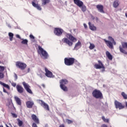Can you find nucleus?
<instances>
[{
    "label": "nucleus",
    "instance_id": "f257e3e1",
    "mask_svg": "<svg viewBox=\"0 0 127 127\" xmlns=\"http://www.w3.org/2000/svg\"><path fill=\"white\" fill-rule=\"evenodd\" d=\"M67 37L70 40L71 42L67 38H65L64 40V43L67 44L69 47H71L73 45V42L75 43L77 42V39L72 36L71 34H69L67 35Z\"/></svg>",
    "mask_w": 127,
    "mask_h": 127
},
{
    "label": "nucleus",
    "instance_id": "f03ea898",
    "mask_svg": "<svg viewBox=\"0 0 127 127\" xmlns=\"http://www.w3.org/2000/svg\"><path fill=\"white\" fill-rule=\"evenodd\" d=\"M108 40L109 41L106 40V39H104V41L107 45V47H108L110 49H112L113 48V44L114 45H116V43L114 39L111 36L108 37Z\"/></svg>",
    "mask_w": 127,
    "mask_h": 127
},
{
    "label": "nucleus",
    "instance_id": "7ed1b4c3",
    "mask_svg": "<svg viewBox=\"0 0 127 127\" xmlns=\"http://www.w3.org/2000/svg\"><path fill=\"white\" fill-rule=\"evenodd\" d=\"M92 96L95 99H102L103 98V94L102 92L97 89H95L92 92Z\"/></svg>",
    "mask_w": 127,
    "mask_h": 127
},
{
    "label": "nucleus",
    "instance_id": "20e7f679",
    "mask_svg": "<svg viewBox=\"0 0 127 127\" xmlns=\"http://www.w3.org/2000/svg\"><path fill=\"white\" fill-rule=\"evenodd\" d=\"M76 60L74 58H65L64 59V64L67 66H72L75 64Z\"/></svg>",
    "mask_w": 127,
    "mask_h": 127
},
{
    "label": "nucleus",
    "instance_id": "39448f33",
    "mask_svg": "<svg viewBox=\"0 0 127 127\" xmlns=\"http://www.w3.org/2000/svg\"><path fill=\"white\" fill-rule=\"evenodd\" d=\"M38 49L39 50L38 52L41 54V57L43 58V59H47V58H48V53H47V52L44 51L40 46H38Z\"/></svg>",
    "mask_w": 127,
    "mask_h": 127
},
{
    "label": "nucleus",
    "instance_id": "423d86ee",
    "mask_svg": "<svg viewBox=\"0 0 127 127\" xmlns=\"http://www.w3.org/2000/svg\"><path fill=\"white\" fill-rule=\"evenodd\" d=\"M122 47L121 46H120V47H119L120 51L121 53L127 55V52L124 49H127V42H122Z\"/></svg>",
    "mask_w": 127,
    "mask_h": 127
},
{
    "label": "nucleus",
    "instance_id": "0eeeda50",
    "mask_svg": "<svg viewBox=\"0 0 127 127\" xmlns=\"http://www.w3.org/2000/svg\"><path fill=\"white\" fill-rule=\"evenodd\" d=\"M16 66L21 70H25V68L27 66V65L24 63L17 62H16Z\"/></svg>",
    "mask_w": 127,
    "mask_h": 127
},
{
    "label": "nucleus",
    "instance_id": "6e6552de",
    "mask_svg": "<svg viewBox=\"0 0 127 127\" xmlns=\"http://www.w3.org/2000/svg\"><path fill=\"white\" fill-rule=\"evenodd\" d=\"M98 64H95L94 65V68H96V69H103L104 70L105 66L103 65V64L102 63V62L100 60H98Z\"/></svg>",
    "mask_w": 127,
    "mask_h": 127
},
{
    "label": "nucleus",
    "instance_id": "1a4fd4ad",
    "mask_svg": "<svg viewBox=\"0 0 127 127\" xmlns=\"http://www.w3.org/2000/svg\"><path fill=\"white\" fill-rule=\"evenodd\" d=\"M115 107L117 109H119V110H122L124 109L125 106L122 104V103L115 100L114 102Z\"/></svg>",
    "mask_w": 127,
    "mask_h": 127
},
{
    "label": "nucleus",
    "instance_id": "9d476101",
    "mask_svg": "<svg viewBox=\"0 0 127 127\" xmlns=\"http://www.w3.org/2000/svg\"><path fill=\"white\" fill-rule=\"evenodd\" d=\"M54 33L57 36H61L62 35V33H63V30L60 28H55L54 31Z\"/></svg>",
    "mask_w": 127,
    "mask_h": 127
},
{
    "label": "nucleus",
    "instance_id": "9b49d317",
    "mask_svg": "<svg viewBox=\"0 0 127 127\" xmlns=\"http://www.w3.org/2000/svg\"><path fill=\"white\" fill-rule=\"evenodd\" d=\"M39 103L40 104L41 106L45 109V110H46V111H50V109L49 108V105L48 104H46L43 100H39Z\"/></svg>",
    "mask_w": 127,
    "mask_h": 127
},
{
    "label": "nucleus",
    "instance_id": "f8f14e48",
    "mask_svg": "<svg viewBox=\"0 0 127 127\" xmlns=\"http://www.w3.org/2000/svg\"><path fill=\"white\" fill-rule=\"evenodd\" d=\"M22 85L24 88V89L27 91L28 93H29V94H32V91H31V89H30V86L28 85V84L26 83L25 82H22Z\"/></svg>",
    "mask_w": 127,
    "mask_h": 127
},
{
    "label": "nucleus",
    "instance_id": "ddd939ff",
    "mask_svg": "<svg viewBox=\"0 0 127 127\" xmlns=\"http://www.w3.org/2000/svg\"><path fill=\"white\" fill-rule=\"evenodd\" d=\"M45 71L46 72L45 75L46 77H48V78H52V76H53L52 72L50 71V70H48L46 67H45Z\"/></svg>",
    "mask_w": 127,
    "mask_h": 127
},
{
    "label": "nucleus",
    "instance_id": "4468645a",
    "mask_svg": "<svg viewBox=\"0 0 127 127\" xmlns=\"http://www.w3.org/2000/svg\"><path fill=\"white\" fill-rule=\"evenodd\" d=\"M16 89L18 93H19V94H22V93L24 92V89L20 85H16Z\"/></svg>",
    "mask_w": 127,
    "mask_h": 127
},
{
    "label": "nucleus",
    "instance_id": "2eb2a0df",
    "mask_svg": "<svg viewBox=\"0 0 127 127\" xmlns=\"http://www.w3.org/2000/svg\"><path fill=\"white\" fill-rule=\"evenodd\" d=\"M34 105V102L31 101H28L26 102V106L28 109H31L33 105Z\"/></svg>",
    "mask_w": 127,
    "mask_h": 127
},
{
    "label": "nucleus",
    "instance_id": "dca6fc26",
    "mask_svg": "<svg viewBox=\"0 0 127 127\" xmlns=\"http://www.w3.org/2000/svg\"><path fill=\"white\" fill-rule=\"evenodd\" d=\"M96 8H97V9L99 12H101L102 13H105V12L104 11L103 5L98 4L96 5Z\"/></svg>",
    "mask_w": 127,
    "mask_h": 127
},
{
    "label": "nucleus",
    "instance_id": "f3484780",
    "mask_svg": "<svg viewBox=\"0 0 127 127\" xmlns=\"http://www.w3.org/2000/svg\"><path fill=\"white\" fill-rule=\"evenodd\" d=\"M31 118L33 120V121L35 123V124H37L38 125L39 124V119L38 118H37V116L35 115V114H33L31 116Z\"/></svg>",
    "mask_w": 127,
    "mask_h": 127
},
{
    "label": "nucleus",
    "instance_id": "a211bd4d",
    "mask_svg": "<svg viewBox=\"0 0 127 127\" xmlns=\"http://www.w3.org/2000/svg\"><path fill=\"white\" fill-rule=\"evenodd\" d=\"M73 1L75 4L77 5V6H78L79 7H81V6H82V5H83V4L84 3L83 1L80 0H73Z\"/></svg>",
    "mask_w": 127,
    "mask_h": 127
},
{
    "label": "nucleus",
    "instance_id": "6ab92c4d",
    "mask_svg": "<svg viewBox=\"0 0 127 127\" xmlns=\"http://www.w3.org/2000/svg\"><path fill=\"white\" fill-rule=\"evenodd\" d=\"M88 26L90 30L92 31H96L97 30L96 26L94 24H91L90 22H88Z\"/></svg>",
    "mask_w": 127,
    "mask_h": 127
},
{
    "label": "nucleus",
    "instance_id": "aec40b11",
    "mask_svg": "<svg viewBox=\"0 0 127 127\" xmlns=\"http://www.w3.org/2000/svg\"><path fill=\"white\" fill-rule=\"evenodd\" d=\"M14 100L18 106H21V100L17 96L14 97Z\"/></svg>",
    "mask_w": 127,
    "mask_h": 127
},
{
    "label": "nucleus",
    "instance_id": "412c9836",
    "mask_svg": "<svg viewBox=\"0 0 127 127\" xmlns=\"http://www.w3.org/2000/svg\"><path fill=\"white\" fill-rule=\"evenodd\" d=\"M32 4L34 7H36L38 10H41L42 9L40 5L36 4L34 1L32 2Z\"/></svg>",
    "mask_w": 127,
    "mask_h": 127
},
{
    "label": "nucleus",
    "instance_id": "4be33fe9",
    "mask_svg": "<svg viewBox=\"0 0 127 127\" xmlns=\"http://www.w3.org/2000/svg\"><path fill=\"white\" fill-rule=\"evenodd\" d=\"M0 85H1L2 86H3V87H4V88H6L8 90H10V87H9V85L0 81Z\"/></svg>",
    "mask_w": 127,
    "mask_h": 127
},
{
    "label": "nucleus",
    "instance_id": "5701e85b",
    "mask_svg": "<svg viewBox=\"0 0 127 127\" xmlns=\"http://www.w3.org/2000/svg\"><path fill=\"white\" fill-rule=\"evenodd\" d=\"M42 5H46L48 3H50L51 0H41Z\"/></svg>",
    "mask_w": 127,
    "mask_h": 127
},
{
    "label": "nucleus",
    "instance_id": "b1692460",
    "mask_svg": "<svg viewBox=\"0 0 127 127\" xmlns=\"http://www.w3.org/2000/svg\"><path fill=\"white\" fill-rule=\"evenodd\" d=\"M106 55L110 61H112L113 60V56L111 55L109 52L106 51Z\"/></svg>",
    "mask_w": 127,
    "mask_h": 127
},
{
    "label": "nucleus",
    "instance_id": "393cba45",
    "mask_svg": "<svg viewBox=\"0 0 127 127\" xmlns=\"http://www.w3.org/2000/svg\"><path fill=\"white\" fill-rule=\"evenodd\" d=\"M60 87L64 91V79L60 81Z\"/></svg>",
    "mask_w": 127,
    "mask_h": 127
},
{
    "label": "nucleus",
    "instance_id": "a878e982",
    "mask_svg": "<svg viewBox=\"0 0 127 127\" xmlns=\"http://www.w3.org/2000/svg\"><path fill=\"white\" fill-rule=\"evenodd\" d=\"M119 3L118 0H116L113 2V6L115 8H117L119 6Z\"/></svg>",
    "mask_w": 127,
    "mask_h": 127
},
{
    "label": "nucleus",
    "instance_id": "bb28decb",
    "mask_svg": "<svg viewBox=\"0 0 127 127\" xmlns=\"http://www.w3.org/2000/svg\"><path fill=\"white\" fill-rule=\"evenodd\" d=\"M22 41L21 42V44H24L25 45H28V40L27 39H22Z\"/></svg>",
    "mask_w": 127,
    "mask_h": 127
},
{
    "label": "nucleus",
    "instance_id": "cd10ccee",
    "mask_svg": "<svg viewBox=\"0 0 127 127\" xmlns=\"http://www.w3.org/2000/svg\"><path fill=\"white\" fill-rule=\"evenodd\" d=\"M17 121L18 122V126L20 127H22V125H23V122L22 121L20 120L19 119H17Z\"/></svg>",
    "mask_w": 127,
    "mask_h": 127
},
{
    "label": "nucleus",
    "instance_id": "c85d7f7f",
    "mask_svg": "<svg viewBox=\"0 0 127 127\" xmlns=\"http://www.w3.org/2000/svg\"><path fill=\"white\" fill-rule=\"evenodd\" d=\"M80 8H81L82 11H83V12H85V11H86V10H87V7L86 6V5H84V3L81 6Z\"/></svg>",
    "mask_w": 127,
    "mask_h": 127
},
{
    "label": "nucleus",
    "instance_id": "c756f323",
    "mask_svg": "<svg viewBox=\"0 0 127 127\" xmlns=\"http://www.w3.org/2000/svg\"><path fill=\"white\" fill-rule=\"evenodd\" d=\"M8 35L9 37L10 41H12V39H13V34L12 33H8Z\"/></svg>",
    "mask_w": 127,
    "mask_h": 127
},
{
    "label": "nucleus",
    "instance_id": "7c9ffc66",
    "mask_svg": "<svg viewBox=\"0 0 127 127\" xmlns=\"http://www.w3.org/2000/svg\"><path fill=\"white\" fill-rule=\"evenodd\" d=\"M102 120L104 121V122L109 123V120L108 119L105 118L104 116L102 117Z\"/></svg>",
    "mask_w": 127,
    "mask_h": 127
},
{
    "label": "nucleus",
    "instance_id": "2f4dec72",
    "mask_svg": "<svg viewBox=\"0 0 127 127\" xmlns=\"http://www.w3.org/2000/svg\"><path fill=\"white\" fill-rule=\"evenodd\" d=\"M81 42L80 41H78V42L75 44L74 48L76 49L79 47H81Z\"/></svg>",
    "mask_w": 127,
    "mask_h": 127
},
{
    "label": "nucleus",
    "instance_id": "473e14b6",
    "mask_svg": "<svg viewBox=\"0 0 127 127\" xmlns=\"http://www.w3.org/2000/svg\"><path fill=\"white\" fill-rule=\"evenodd\" d=\"M121 95L125 100L127 99V95L124 92H122Z\"/></svg>",
    "mask_w": 127,
    "mask_h": 127
},
{
    "label": "nucleus",
    "instance_id": "72a5a7b5",
    "mask_svg": "<svg viewBox=\"0 0 127 127\" xmlns=\"http://www.w3.org/2000/svg\"><path fill=\"white\" fill-rule=\"evenodd\" d=\"M95 48V46L93 44H92V43H90V46H89V49L90 50H93V49H94Z\"/></svg>",
    "mask_w": 127,
    "mask_h": 127
},
{
    "label": "nucleus",
    "instance_id": "f704fd0d",
    "mask_svg": "<svg viewBox=\"0 0 127 127\" xmlns=\"http://www.w3.org/2000/svg\"><path fill=\"white\" fill-rule=\"evenodd\" d=\"M4 71V66L0 65V73H3Z\"/></svg>",
    "mask_w": 127,
    "mask_h": 127
},
{
    "label": "nucleus",
    "instance_id": "c9c22d12",
    "mask_svg": "<svg viewBox=\"0 0 127 127\" xmlns=\"http://www.w3.org/2000/svg\"><path fill=\"white\" fill-rule=\"evenodd\" d=\"M66 122L68 124H71L72 123H73V121L69 120V119H66Z\"/></svg>",
    "mask_w": 127,
    "mask_h": 127
},
{
    "label": "nucleus",
    "instance_id": "e433bc0d",
    "mask_svg": "<svg viewBox=\"0 0 127 127\" xmlns=\"http://www.w3.org/2000/svg\"><path fill=\"white\" fill-rule=\"evenodd\" d=\"M3 78H4V74H3V72H0V79H3Z\"/></svg>",
    "mask_w": 127,
    "mask_h": 127
},
{
    "label": "nucleus",
    "instance_id": "4c0bfd02",
    "mask_svg": "<svg viewBox=\"0 0 127 127\" xmlns=\"http://www.w3.org/2000/svg\"><path fill=\"white\" fill-rule=\"evenodd\" d=\"M10 84L12 87H16V83L10 81Z\"/></svg>",
    "mask_w": 127,
    "mask_h": 127
},
{
    "label": "nucleus",
    "instance_id": "58836bf2",
    "mask_svg": "<svg viewBox=\"0 0 127 127\" xmlns=\"http://www.w3.org/2000/svg\"><path fill=\"white\" fill-rule=\"evenodd\" d=\"M11 115H12V116L13 117V118H17V115L14 114V113H11Z\"/></svg>",
    "mask_w": 127,
    "mask_h": 127
},
{
    "label": "nucleus",
    "instance_id": "ea45409f",
    "mask_svg": "<svg viewBox=\"0 0 127 127\" xmlns=\"http://www.w3.org/2000/svg\"><path fill=\"white\" fill-rule=\"evenodd\" d=\"M3 92L4 93H6V94H7V95H9V92L6 91V90H5V89H4V88H3Z\"/></svg>",
    "mask_w": 127,
    "mask_h": 127
},
{
    "label": "nucleus",
    "instance_id": "a19ab883",
    "mask_svg": "<svg viewBox=\"0 0 127 127\" xmlns=\"http://www.w3.org/2000/svg\"><path fill=\"white\" fill-rule=\"evenodd\" d=\"M29 37H30V38H31V39H35V37H34V36L33 35H29Z\"/></svg>",
    "mask_w": 127,
    "mask_h": 127
},
{
    "label": "nucleus",
    "instance_id": "79ce46f5",
    "mask_svg": "<svg viewBox=\"0 0 127 127\" xmlns=\"http://www.w3.org/2000/svg\"><path fill=\"white\" fill-rule=\"evenodd\" d=\"M32 127H37V125H36V123H33L32 124Z\"/></svg>",
    "mask_w": 127,
    "mask_h": 127
},
{
    "label": "nucleus",
    "instance_id": "37998d69",
    "mask_svg": "<svg viewBox=\"0 0 127 127\" xmlns=\"http://www.w3.org/2000/svg\"><path fill=\"white\" fill-rule=\"evenodd\" d=\"M64 84H68V80L67 79H64Z\"/></svg>",
    "mask_w": 127,
    "mask_h": 127
},
{
    "label": "nucleus",
    "instance_id": "c03bdc74",
    "mask_svg": "<svg viewBox=\"0 0 127 127\" xmlns=\"http://www.w3.org/2000/svg\"><path fill=\"white\" fill-rule=\"evenodd\" d=\"M64 91H66V92L68 91V88L66 86L64 87Z\"/></svg>",
    "mask_w": 127,
    "mask_h": 127
},
{
    "label": "nucleus",
    "instance_id": "a18cd8bd",
    "mask_svg": "<svg viewBox=\"0 0 127 127\" xmlns=\"http://www.w3.org/2000/svg\"><path fill=\"white\" fill-rule=\"evenodd\" d=\"M83 26L85 28V29H86L87 28H88V26H87V24H86L85 23L83 24Z\"/></svg>",
    "mask_w": 127,
    "mask_h": 127
},
{
    "label": "nucleus",
    "instance_id": "49530a36",
    "mask_svg": "<svg viewBox=\"0 0 127 127\" xmlns=\"http://www.w3.org/2000/svg\"><path fill=\"white\" fill-rule=\"evenodd\" d=\"M16 37L17 38H19V39H21V37H20V36H19V35H16Z\"/></svg>",
    "mask_w": 127,
    "mask_h": 127
},
{
    "label": "nucleus",
    "instance_id": "de8ad7c7",
    "mask_svg": "<svg viewBox=\"0 0 127 127\" xmlns=\"http://www.w3.org/2000/svg\"><path fill=\"white\" fill-rule=\"evenodd\" d=\"M101 127H108L105 124H103L102 126H101Z\"/></svg>",
    "mask_w": 127,
    "mask_h": 127
},
{
    "label": "nucleus",
    "instance_id": "09e8293b",
    "mask_svg": "<svg viewBox=\"0 0 127 127\" xmlns=\"http://www.w3.org/2000/svg\"><path fill=\"white\" fill-rule=\"evenodd\" d=\"M15 80H17V75L16 74V73H15Z\"/></svg>",
    "mask_w": 127,
    "mask_h": 127
},
{
    "label": "nucleus",
    "instance_id": "8fccbe9b",
    "mask_svg": "<svg viewBox=\"0 0 127 127\" xmlns=\"http://www.w3.org/2000/svg\"><path fill=\"white\" fill-rule=\"evenodd\" d=\"M91 17L92 19H93V20H94V19H95V17L94 16H93L92 15H91Z\"/></svg>",
    "mask_w": 127,
    "mask_h": 127
},
{
    "label": "nucleus",
    "instance_id": "3c124183",
    "mask_svg": "<svg viewBox=\"0 0 127 127\" xmlns=\"http://www.w3.org/2000/svg\"><path fill=\"white\" fill-rule=\"evenodd\" d=\"M29 72H30V68H28V69H27V73H29Z\"/></svg>",
    "mask_w": 127,
    "mask_h": 127
},
{
    "label": "nucleus",
    "instance_id": "603ef678",
    "mask_svg": "<svg viewBox=\"0 0 127 127\" xmlns=\"http://www.w3.org/2000/svg\"><path fill=\"white\" fill-rule=\"evenodd\" d=\"M42 86L43 87V88H45V85L42 84Z\"/></svg>",
    "mask_w": 127,
    "mask_h": 127
},
{
    "label": "nucleus",
    "instance_id": "864d4df0",
    "mask_svg": "<svg viewBox=\"0 0 127 127\" xmlns=\"http://www.w3.org/2000/svg\"><path fill=\"white\" fill-rule=\"evenodd\" d=\"M59 127H64V125H62Z\"/></svg>",
    "mask_w": 127,
    "mask_h": 127
},
{
    "label": "nucleus",
    "instance_id": "5fc2aeb1",
    "mask_svg": "<svg viewBox=\"0 0 127 127\" xmlns=\"http://www.w3.org/2000/svg\"><path fill=\"white\" fill-rule=\"evenodd\" d=\"M63 40H62V42H61V44H62V45H63Z\"/></svg>",
    "mask_w": 127,
    "mask_h": 127
},
{
    "label": "nucleus",
    "instance_id": "6e6d98bb",
    "mask_svg": "<svg viewBox=\"0 0 127 127\" xmlns=\"http://www.w3.org/2000/svg\"><path fill=\"white\" fill-rule=\"evenodd\" d=\"M40 78H43V76H42V75L41 74H40Z\"/></svg>",
    "mask_w": 127,
    "mask_h": 127
},
{
    "label": "nucleus",
    "instance_id": "4d7b16f0",
    "mask_svg": "<svg viewBox=\"0 0 127 127\" xmlns=\"http://www.w3.org/2000/svg\"><path fill=\"white\" fill-rule=\"evenodd\" d=\"M125 104H126V106L127 108V102H126L125 103Z\"/></svg>",
    "mask_w": 127,
    "mask_h": 127
},
{
    "label": "nucleus",
    "instance_id": "13d9d810",
    "mask_svg": "<svg viewBox=\"0 0 127 127\" xmlns=\"http://www.w3.org/2000/svg\"><path fill=\"white\" fill-rule=\"evenodd\" d=\"M125 16H126V17L127 18V13H125Z\"/></svg>",
    "mask_w": 127,
    "mask_h": 127
},
{
    "label": "nucleus",
    "instance_id": "bf43d9fd",
    "mask_svg": "<svg viewBox=\"0 0 127 127\" xmlns=\"http://www.w3.org/2000/svg\"><path fill=\"white\" fill-rule=\"evenodd\" d=\"M0 127H3V126L0 125Z\"/></svg>",
    "mask_w": 127,
    "mask_h": 127
},
{
    "label": "nucleus",
    "instance_id": "052dcab7",
    "mask_svg": "<svg viewBox=\"0 0 127 127\" xmlns=\"http://www.w3.org/2000/svg\"><path fill=\"white\" fill-rule=\"evenodd\" d=\"M6 127H9L6 124H5Z\"/></svg>",
    "mask_w": 127,
    "mask_h": 127
},
{
    "label": "nucleus",
    "instance_id": "680f3d73",
    "mask_svg": "<svg viewBox=\"0 0 127 127\" xmlns=\"http://www.w3.org/2000/svg\"><path fill=\"white\" fill-rule=\"evenodd\" d=\"M14 127H17L16 125L14 126Z\"/></svg>",
    "mask_w": 127,
    "mask_h": 127
},
{
    "label": "nucleus",
    "instance_id": "e2e57ef3",
    "mask_svg": "<svg viewBox=\"0 0 127 127\" xmlns=\"http://www.w3.org/2000/svg\"><path fill=\"white\" fill-rule=\"evenodd\" d=\"M96 19H97V20H98V18H97V17H96Z\"/></svg>",
    "mask_w": 127,
    "mask_h": 127
}]
</instances>
